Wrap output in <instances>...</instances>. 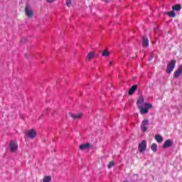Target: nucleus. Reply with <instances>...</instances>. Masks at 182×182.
<instances>
[{
  "instance_id": "obj_7",
  "label": "nucleus",
  "mask_w": 182,
  "mask_h": 182,
  "mask_svg": "<svg viewBox=\"0 0 182 182\" xmlns=\"http://www.w3.org/2000/svg\"><path fill=\"white\" fill-rule=\"evenodd\" d=\"M173 144H174V141H173L172 139H168L163 144V148L167 149L168 147H171V146H173Z\"/></svg>"
},
{
  "instance_id": "obj_11",
  "label": "nucleus",
  "mask_w": 182,
  "mask_h": 182,
  "mask_svg": "<svg viewBox=\"0 0 182 182\" xmlns=\"http://www.w3.org/2000/svg\"><path fill=\"white\" fill-rule=\"evenodd\" d=\"M142 46L143 48H147L149 46V38L147 37H143Z\"/></svg>"
},
{
  "instance_id": "obj_27",
  "label": "nucleus",
  "mask_w": 182,
  "mask_h": 182,
  "mask_svg": "<svg viewBox=\"0 0 182 182\" xmlns=\"http://www.w3.org/2000/svg\"><path fill=\"white\" fill-rule=\"evenodd\" d=\"M109 65H112V62L109 63Z\"/></svg>"
},
{
  "instance_id": "obj_26",
  "label": "nucleus",
  "mask_w": 182,
  "mask_h": 182,
  "mask_svg": "<svg viewBox=\"0 0 182 182\" xmlns=\"http://www.w3.org/2000/svg\"><path fill=\"white\" fill-rule=\"evenodd\" d=\"M47 2L52 4V2H55V0H47Z\"/></svg>"
},
{
  "instance_id": "obj_24",
  "label": "nucleus",
  "mask_w": 182,
  "mask_h": 182,
  "mask_svg": "<svg viewBox=\"0 0 182 182\" xmlns=\"http://www.w3.org/2000/svg\"><path fill=\"white\" fill-rule=\"evenodd\" d=\"M141 129L142 132H147V126L146 125L141 124Z\"/></svg>"
},
{
  "instance_id": "obj_4",
  "label": "nucleus",
  "mask_w": 182,
  "mask_h": 182,
  "mask_svg": "<svg viewBox=\"0 0 182 182\" xmlns=\"http://www.w3.org/2000/svg\"><path fill=\"white\" fill-rule=\"evenodd\" d=\"M10 151L11 153H15V151H18V142L11 141L10 142Z\"/></svg>"
},
{
  "instance_id": "obj_20",
  "label": "nucleus",
  "mask_w": 182,
  "mask_h": 182,
  "mask_svg": "<svg viewBox=\"0 0 182 182\" xmlns=\"http://www.w3.org/2000/svg\"><path fill=\"white\" fill-rule=\"evenodd\" d=\"M102 56H104V57L110 56V53L107 50H105L102 52Z\"/></svg>"
},
{
  "instance_id": "obj_1",
  "label": "nucleus",
  "mask_w": 182,
  "mask_h": 182,
  "mask_svg": "<svg viewBox=\"0 0 182 182\" xmlns=\"http://www.w3.org/2000/svg\"><path fill=\"white\" fill-rule=\"evenodd\" d=\"M176 60H171L167 65L166 73H171L172 70H174L176 68Z\"/></svg>"
},
{
  "instance_id": "obj_2",
  "label": "nucleus",
  "mask_w": 182,
  "mask_h": 182,
  "mask_svg": "<svg viewBox=\"0 0 182 182\" xmlns=\"http://www.w3.org/2000/svg\"><path fill=\"white\" fill-rule=\"evenodd\" d=\"M146 149H147V142L146 141V140H143L141 143H139L138 146V150L139 153H144Z\"/></svg>"
},
{
  "instance_id": "obj_8",
  "label": "nucleus",
  "mask_w": 182,
  "mask_h": 182,
  "mask_svg": "<svg viewBox=\"0 0 182 182\" xmlns=\"http://www.w3.org/2000/svg\"><path fill=\"white\" fill-rule=\"evenodd\" d=\"M182 73V65L173 73V78L177 79Z\"/></svg>"
},
{
  "instance_id": "obj_23",
  "label": "nucleus",
  "mask_w": 182,
  "mask_h": 182,
  "mask_svg": "<svg viewBox=\"0 0 182 182\" xmlns=\"http://www.w3.org/2000/svg\"><path fill=\"white\" fill-rule=\"evenodd\" d=\"M152 105L150 103H146L145 104V109H146L147 110H149V109H151Z\"/></svg>"
},
{
  "instance_id": "obj_22",
  "label": "nucleus",
  "mask_w": 182,
  "mask_h": 182,
  "mask_svg": "<svg viewBox=\"0 0 182 182\" xmlns=\"http://www.w3.org/2000/svg\"><path fill=\"white\" fill-rule=\"evenodd\" d=\"M65 5H67V6H68V8L70 7L72 5V0H66Z\"/></svg>"
},
{
  "instance_id": "obj_10",
  "label": "nucleus",
  "mask_w": 182,
  "mask_h": 182,
  "mask_svg": "<svg viewBox=\"0 0 182 182\" xmlns=\"http://www.w3.org/2000/svg\"><path fill=\"white\" fill-rule=\"evenodd\" d=\"M70 117H72V119H79L82 118V113L79 112L77 114H70Z\"/></svg>"
},
{
  "instance_id": "obj_16",
  "label": "nucleus",
  "mask_w": 182,
  "mask_h": 182,
  "mask_svg": "<svg viewBox=\"0 0 182 182\" xmlns=\"http://www.w3.org/2000/svg\"><path fill=\"white\" fill-rule=\"evenodd\" d=\"M166 15H168L171 18H176V13L173 10L166 12Z\"/></svg>"
},
{
  "instance_id": "obj_18",
  "label": "nucleus",
  "mask_w": 182,
  "mask_h": 182,
  "mask_svg": "<svg viewBox=\"0 0 182 182\" xmlns=\"http://www.w3.org/2000/svg\"><path fill=\"white\" fill-rule=\"evenodd\" d=\"M151 150L152 151H154V152L157 151V150H158L157 144H152V145L151 146Z\"/></svg>"
},
{
  "instance_id": "obj_12",
  "label": "nucleus",
  "mask_w": 182,
  "mask_h": 182,
  "mask_svg": "<svg viewBox=\"0 0 182 182\" xmlns=\"http://www.w3.org/2000/svg\"><path fill=\"white\" fill-rule=\"evenodd\" d=\"M96 57V54H95V53L93 52H90L87 56H86V59L87 60H92V59H93L94 58Z\"/></svg>"
},
{
  "instance_id": "obj_3",
  "label": "nucleus",
  "mask_w": 182,
  "mask_h": 182,
  "mask_svg": "<svg viewBox=\"0 0 182 182\" xmlns=\"http://www.w3.org/2000/svg\"><path fill=\"white\" fill-rule=\"evenodd\" d=\"M25 14L28 18H33V10L32 8L29 6V5H26L25 7Z\"/></svg>"
},
{
  "instance_id": "obj_5",
  "label": "nucleus",
  "mask_w": 182,
  "mask_h": 182,
  "mask_svg": "<svg viewBox=\"0 0 182 182\" xmlns=\"http://www.w3.org/2000/svg\"><path fill=\"white\" fill-rule=\"evenodd\" d=\"M136 105L138 109H143L144 107V97L143 96L139 97Z\"/></svg>"
},
{
  "instance_id": "obj_17",
  "label": "nucleus",
  "mask_w": 182,
  "mask_h": 182,
  "mask_svg": "<svg viewBox=\"0 0 182 182\" xmlns=\"http://www.w3.org/2000/svg\"><path fill=\"white\" fill-rule=\"evenodd\" d=\"M141 114H146V113H149V109L146 108L142 107L139 108Z\"/></svg>"
},
{
  "instance_id": "obj_6",
  "label": "nucleus",
  "mask_w": 182,
  "mask_h": 182,
  "mask_svg": "<svg viewBox=\"0 0 182 182\" xmlns=\"http://www.w3.org/2000/svg\"><path fill=\"white\" fill-rule=\"evenodd\" d=\"M36 134H38V132L35 131V129H31L26 133L27 137H29V139H35L36 137Z\"/></svg>"
},
{
  "instance_id": "obj_19",
  "label": "nucleus",
  "mask_w": 182,
  "mask_h": 182,
  "mask_svg": "<svg viewBox=\"0 0 182 182\" xmlns=\"http://www.w3.org/2000/svg\"><path fill=\"white\" fill-rule=\"evenodd\" d=\"M51 180H52V177H50V176H47L43 178V182H50Z\"/></svg>"
},
{
  "instance_id": "obj_14",
  "label": "nucleus",
  "mask_w": 182,
  "mask_h": 182,
  "mask_svg": "<svg viewBox=\"0 0 182 182\" xmlns=\"http://www.w3.org/2000/svg\"><path fill=\"white\" fill-rule=\"evenodd\" d=\"M173 11H176V12H179V11H181V4H176L172 6Z\"/></svg>"
},
{
  "instance_id": "obj_15",
  "label": "nucleus",
  "mask_w": 182,
  "mask_h": 182,
  "mask_svg": "<svg viewBox=\"0 0 182 182\" xmlns=\"http://www.w3.org/2000/svg\"><path fill=\"white\" fill-rule=\"evenodd\" d=\"M155 140L157 141V143H163V136L161 135H155Z\"/></svg>"
},
{
  "instance_id": "obj_25",
  "label": "nucleus",
  "mask_w": 182,
  "mask_h": 182,
  "mask_svg": "<svg viewBox=\"0 0 182 182\" xmlns=\"http://www.w3.org/2000/svg\"><path fill=\"white\" fill-rule=\"evenodd\" d=\"M141 124L144 126H149V120L144 119V121H142Z\"/></svg>"
},
{
  "instance_id": "obj_21",
  "label": "nucleus",
  "mask_w": 182,
  "mask_h": 182,
  "mask_svg": "<svg viewBox=\"0 0 182 182\" xmlns=\"http://www.w3.org/2000/svg\"><path fill=\"white\" fill-rule=\"evenodd\" d=\"M114 166H115L114 162L113 161H109L107 167H108V168H112V167H114Z\"/></svg>"
},
{
  "instance_id": "obj_13",
  "label": "nucleus",
  "mask_w": 182,
  "mask_h": 182,
  "mask_svg": "<svg viewBox=\"0 0 182 182\" xmlns=\"http://www.w3.org/2000/svg\"><path fill=\"white\" fill-rule=\"evenodd\" d=\"M90 147V144L85 143L80 145V150H86V149H89Z\"/></svg>"
},
{
  "instance_id": "obj_9",
  "label": "nucleus",
  "mask_w": 182,
  "mask_h": 182,
  "mask_svg": "<svg viewBox=\"0 0 182 182\" xmlns=\"http://www.w3.org/2000/svg\"><path fill=\"white\" fill-rule=\"evenodd\" d=\"M137 87H139V85H137L132 86L129 90L128 94L130 95V96H132V95H134V92L137 90Z\"/></svg>"
}]
</instances>
